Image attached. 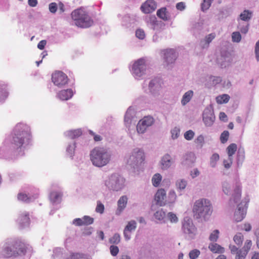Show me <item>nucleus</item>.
Segmentation results:
<instances>
[{"label":"nucleus","mask_w":259,"mask_h":259,"mask_svg":"<svg viewBox=\"0 0 259 259\" xmlns=\"http://www.w3.org/2000/svg\"><path fill=\"white\" fill-rule=\"evenodd\" d=\"M32 136L30 128L23 123L17 124L13 131V134L10 140L11 147L14 149L26 147L31 143Z\"/></svg>","instance_id":"obj_1"},{"label":"nucleus","mask_w":259,"mask_h":259,"mask_svg":"<svg viewBox=\"0 0 259 259\" xmlns=\"http://www.w3.org/2000/svg\"><path fill=\"white\" fill-rule=\"evenodd\" d=\"M31 248L18 239H10L6 242V246L3 249V254L6 257H16L25 255L27 250Z\"/></svg>","instance_id":"obj_2"},{"label":"nucleus","mask_w":259,"mask_h":259,"mask_svg":"<svg viewBox=\"0 0 259 259\" xmlns=\"http://www.w3.org/2000/svg\"><path fill=\"white\" fill-rule=\"evenodd\" d=\"M193 212L196 219L206 221L212 212L211 204L206 199H199L194 204Z\"/></svg>","instance_id":"obj_3"},{"label":"nucleus","mask_w":259,"mask_h":259,"mask_svg":"<svg viewBox=\"0 0 259 259\" xmlns=\"http://www.w3.org/2000/svg\"><path fill=\"white\" fill-rule=\"evenodd\" d=\"M90 158L93 165L102 167L107 164L111 159V154L104 147H96L91 152Z\"/></svg>","instance_id":"obj_4"},{"label":"nucleus","mask_w":259,"mask_h":259,"mask_svg":"<svg viewBox=\"0 0 259 259\" xmlns=\"http://www.w3.org/2000/svg\"><path fill=\"white\" fill-rule=\"evenodd\" d=\"M71 17L76 26L81 28H88L91 26L94 21L82 9H77L71 13Z\"/></svg>","instance_id":"obj_5"},{"label":"nucleus","mask_w":259,"mask_h":259,"mask_svg":"<svg viewBox=\"0 0 259 259\" xmlns=\"http://www.w3.org/2000/svg\"><path fill=\"white\" fill-rule=\"evenodd\" d=\"M52 81L58 88H62L68 83L69 78L67 75L61 71H55L52 74Z\"/></svg>","instance_id":"obj_6"},{"label":"nucleus","mask_w":259,"mask_h":259,"mask_svg":"<svg viewBox=\"0 0 259 259\" xmlns=\"http://www.w3.org/2000/svg\"><path fill=\"white\" fill-rule=\"evenodd\" d=\"M182 229L183 232L193 238L196 234L197 229L193 223L191 219L188 217L185 218L183 222Z\"/></svg>","instance_id":"obj_7"},{"label":"nucleus","mask_w":259,"mask_h":259,"mask_svg":"<svg viewBox=\"0 0 259 259\" xmlns=\"http://www.w3.org/2000/svg\"><path fill=\"white\" fill-rule=\"evenodd\" d=\"M145 159L144 154L142 151L136 149L130 156L127 162L130 165L138 164L142 163Z\"/></svg>","instance_id":"obj_8"},{"label":"nucleus","mask_w":259,"mask_h":259,"mask_svg":"<svg viewBox=\"0 0 259 259\" xmlns=\"http://www.w3.org/2000/svg\"><path fill=\"white\" fill-rule=\"evenodd\" d=\"M154 122V119L151 116H146L140 120L137 124V130L138 133H144L147 128L151 126Z\"/></svg>","instance_id":"obj_9"},{"label":"nucleus","mask_w":259,"mask_h":259,"mask_svg":"<svg viewBox=\"0 0 259 259\" xmlns=\"http://www.w3.org/2000/svg\"><path fill=\"white\" fill-rule=\"evenodd\" d=\"M145 70L146 65L144 59H140L133 64L132 71L136 76L140 77L144 74Z\"/></svg>","instance_id":"obj_10"},{"label":"nucleus","mask_w":259,"mask_h":259,"mask_svg":"<svg viewBox=\"0 0 259 259\" xmlns=\"http://www.w3.org/2000/svg\"><path fill=\"white\" fill-rule=\"evenodd\" d=\"M157 8L156 2L154 0H147L141 7V11L145 14H149L154 11Z\"/></svg>","instance_id":"obj_11"},{"label":"nucleus","mask_w":259,"mask_h":259,"mask_svg":"<svg viewBox=\"0 0 259 259\" xmlns=\"http://www.w3.org/2000/svg\"><path fill=\"white\" fill-rule=\"evenodd\" d=\"M166 193L164 189H159L155 194V200L157 204L164 206L166 204Z\"/></svg>","instance_id":"obj_12"},{"label":"nucleus","mask_w":259,"mask_h":259,"mask_svg":"<svg viewBox=\"0 0 259 259\" xmlns=\"http://www.w3.org/2000/svg\"><path fill=\"white\" fill-rule=\"evenodd\" d=\"M124 179L121 177L112 176L111 178L112 188L115 191L121 189L124 186Z\"/></svg>","instance_id":"obj_13"},{"label":"nucleus","mask_w":259,"mask_h":259,"mask_svg":"<svg viewBox=\"0 0 259 259\" xmlns=\"http://www.w3.org/2000/svg\"><path fill=\"white\" fill-rule=\"evenodd\" d=\"M229 248L233 254H235V259H245L247 254L246 251L242 248H238L234 245H230Z\"/></svg>","instance_id":"obj_14"},{"label":"nucleus","mask_w":259,"mask_h":259,"mask_svg":"<svg viewBox=\"0 0 259 259\" xmlns=\"http://www.w3.org/2000/svg\"><path fill=\"white\" fill-rule=\"evenodd\" d=\"M164 59L167 64L172 63L176 60L177 55L173 49H167L162 51Z\"/></svg>","instance_id":"obj_15"},{"label":"nucleus","mask_w":259,"mask_h":259,"mask_svg":"<svg viewBox=\"0 0 259 259\" xmlns=\"http://www.w3.org/2000/svg\"><path fill=\"white\" fill-rule=\"evenodd\" d=\"M137 227V223L135 221H130L123 231V234L125 240H128L131 238V235L129 232L134 231Z\"/></svg>","instance_id":"obj_16"},{"label":"nucleus","mask_w":259,"mask_h":259,"mask_svg":"<svg viewBox=\"0 0 259 259\" xmlns=\"http://www.w3.org/2000/svg\"><path fill=\"white\" fill-rule=\"evenodd\" d=\"M241 196V188L240 184L239 182L236 183L233 190V193L232 194V197L230 200H233L234 203H237L240 200Z\"/></svg>","instance_id":"obj_17"},{"label":"nucleus","mask_w":259,"mask_h":259,"mask_svg":"<svg viewBox=\"0 0 259 259\" xmlns=\"http://www.w3.org/2000/svg\"><path fill=\"white\" fill-rule=\"evenodd\" d=\"M247 203L244 207L239 206L234 214V220L236 222H241L245 217L247 209Z\"/></svg>","instance_id":"obj_18"},{"label":"nucleus","mask_w":259,"mask_h":259,"mask_svg":"<svg viewBox=\"0 0 259 259\" xmlns=\"http://www.w3.org/2000/svg\"><path fill=\"white\" fill-rule=\"evenodd\" d=\"M17 221L21 227L28 226L30 224L28 212H23L21 213L18 218Z\"/></svg>","instance_id":"obj_19"},{"label":"nucleus","mask_w":259,"mask_h":259,"mask_svg":"<svg viewBox=\"0 0 259 259\" xmlns=\"http://www.w3.org/2000/svg\"><path fill=\"white\" fill-rule=\"evenodd\" d=\"M195 159V154L193 153L190 152L183 156L182 163L184 165H191L194 163Z\"/></svg>","instance_id":"obj_20"},{"label":"nucleus","mask_w":259,"mask_h":259,"mask_svg":"<svg viewBox=\"0 0 259 259\" xmlns=\"http://www.w3.org/2000/svg\"><path fill=\"white\" fill-rule=\"evenodd\" d=\"M73 91L71 89H67L60 91L57 95L58 97L62 100H67L73 96Z\"/></svg>","instance_id":"obj_21"},{"label":"nucleus","mask_w":259,"mask_h":259,"mask_svg":"<svg viewBox=\"0 0 259 259\" xmlns=\"http://www.w3.org/2000/svg\"><path fill=\"white\" fill-rule=\"evenodd\" d=\"M127 202V198L126 196H121L117 202V211L120 213L125 208Z\"/></svg>","instance_id":"obj_22"},{"label":"nucleus","mask_w":259,"mask_h":259,"mask_svg":"<svg viewBox=\"0 0 259 259\" xmlns=\"http://www.w3.org/2000/svg\"><path fill=\"white\" fill-rule=\"evenodd\" d=\"M214 116L211 113L203 114V120L206 126L212 125L214 121Z\"/></svg>","instance_id":"obj_23"},{"label":"nucleus","mask_w":259,"mask_h":259,"mask_svg":"<svg viewBox=\"0 0 259 259\" xmlns=\"http://www.w3.org/2000/svg\"><path fill=\"white\" fill-rule=\"evenodd\" d=\"M66 259H89L86 254L79 252H71Z\"/></svg>","instance_id":"obj_24"},{"label":"nucleus","mask_w":259,"mask_h":259,"mask_svg":"<svg viewBox=\"0 0 259 259\" xmlns=\"http://www.w3.org/2000/svg\"><path fill=\"white\" fill-rule=\"evenodd\" d=\"M157 15L160 19L166 21L169 18L168 12L166 8H162L157 11Z\"/></svg>","instance_id":"obj_25"},{"label":"nucleus","mask_w":259,"mask_h":259,"mask_svg":"<svg viewBox=\"0 0 259 259\" xmlns=\"http://www.w3.org/2000/svg\"><path fill=\"white\" fill-rule=\"evenodd\" d=\"M161 165L162 169H167L171 165L170 156L168 154L164 155L161 159Z\"/></svg>","instance_id":"obj_26"},{"label":"nucleus","mask_w":259,"mask_h":259,"mask_svg":"<svg viewBox=\"0 0 259 259\" xmlns=\"http://www.w3.org/2000/svg\"><path fill=\"white\" fill-rule=\"evenodd\" d=\"M208 248L214 253H222L224 251V248L217 243L210 244Z\"/></svg>","instance_id":"obj_27"},{"label":"nucleus","mask_w":259,"mask_h":259,"mask_svg":"<svg viewBox=\"0 0 259 259\" xmlns=\"http://www.w3.org/2000/svg\"><path fill=\"white\" fill-rule=\"evenodd\" d=\"M215 37V33H211L207 35L205 39L201 41L202 48H204L205 47H207L209 43Z\"/></svg>","instance_id":"obj_28"},{"label":"nucleus","mask_w":259,"mask_h":259,"mask_svg":"<svg viewBox=\"0 0 259 259\" xmlns=\"http://www.w3.org/2000/svg\"><path fill=\"white\" fill-rule=\"evenodd\" d=\"M237 146L235 143L231 144L227 148V154L228 157L233 158V155L237 151Z\"/></svg>","instance_id":"obj_29"},{"label":"nucleus","mask_w":259,"mask_h":259,"mask_svg":"<svg viewBox=\"0 0 259 259\" xmlns=\"http://www.w3.org/2000/svg\"><path fill=\"white\" fill-rule=\"evenodd\" d=\"M193 95V92L192 91H189L186 92L183 96L181 101L183 105H185L188 103L192 98Z\"/></svg>","instance_id":"obj_30"},{"label":"nucleus","mask_w":259,"mask_h":259,"mask_svg":"<svg viewBox=\"0 0 259 259\" xmlns=\"http://www.w3.org/2000/svg\"><path fill=\"white\" fill-rule=\"evenodd\" d=\"M162 180V176L161 175L157 173L155 174L152 178V185L155 187H157L159 186Z\"/></svg>","instance_id":"obj_31"},{"label":"nucleus","mask_w":259,"mask_h":259,"mask_svg":"<svg viewBox=\"0 0 259 259\" xmlns=\"http://www.w3.org/2000/svg\"><path fill=\"white\" fill-rule=\"evenodd\" d=\"M81 134V131L79 129L69 131L67 133L68 136L71 139L78 138L80 136Z\"/></svg>","instance_id":"obj_32"},{"label":"nucleus","mask_w":259,"mask_h":259,"mask_svg":"<svg viewBox=\"0 0 259 259\" xmlns=\"http://www.w3.org/2000/svg\"><path fill=\"white\" fill-rule=\"evenodd\" d=\"M244 236L241 233H237L233 237L234 242L238 246H241L242 244Z\"/></svg>","instance_id":"obj_33"},{"label":"nucleus","mask_w":259,"mask_h":259,"mask_svg":"<svg viewBox=\"0 0 259 259\" xmlns=\"http://www.w3.org/2000/svg\"><path fill=\"white\" fill-rule=\"evenodd\" d=\"M252 17V12L249 10H244L240 15V19L243 21H247L249 20Z\"/></svg>","instance_id":"obj_34"},{"label":"nucleus","mask_w":259,"mask_h":259,"mask_svg":"<svg viewBox=\"0 0 259 259\" xmlns=\"http://www.w3.org/2000/svg\"><path fill=\"white\" fill-rule=\"evenodd\" d=\"M230 96L227 94H223L216 98V101L218 104H223L228 102Z\"/></svg>","instance_id":"obj_35"},{"label":"nucleus","mask_w":259,"mask_h":259,"mask_svg":"<svg viewBox=\"0 0 259 259\" xmlns=\"http://www.w3.org/2000/svg\"><path fill=\"white\" fill-rule=\"evenodd\" d=\"M177 199V195L174 190H171L168 193L166 197V203H172L175 202Z\"/></svg>","instance_id":"obj_36"},{"label":"nucleus","mask_w":259,"mask_h":259,"mask_svg":"<svg viewBox=\"0 0 259 259\" xmlns=\"http://www.w3.org/2000/svg\"><path fill=\"white\" fill-rule=\"evenodd\" d=\"M109 241L110 243L112 244H118L120 242V235L118 233H115L114 235L111 237Z\"/></svg>","instance_id":"obj_37"},{"label":"nucleus","mask_w":259,"mask_h":259,"mask_svg":"<svg viewBox=\"0 0 259 259\" xmlns=\"http://www.w3.org/2000/svg\"><path fill=\"white\" fill-rule=\"evenodd\" d=\"M6 86L4 84L0 85V99H5L8 96Z\"/></svg>","instance_id":"obj_38"},{"label":"nucleus","mask_w":259,"mask_h":259,"mask_svg":"<svg viewBox=\"0 0 259 259\" xmlns=\"http://www.w3.org/2000/svg\"><path fill=\"white\" fill-rule=\"evenodd\" d=\"M165 216V213L162 209L157 210L154 213L155 218L158 220H163Z\"/></svg>","instance_id":"obj_39"},{"label":"nucleus","mask_w":259,"mask_h":259,"mask_svg":"<svg viewBox=\"0 0 259 259\" xmlns=\"http://www.w3.org/2000/svg\"><path fill=\"white\" fill-rule=\"evenodd\" d=\"M229 137V133L227 131H224L221 135L220 140L221 142L224 144L227 142Z\"/></svg>","instance_id":"obj_40"},{"label":"nucleus","mask_w":259,"mask_h":259,"mask_svg":"<svg viewBox=\"0 0 259 259\" xmlns=\"http://www.w3.org/2000/svg\"><path fill=\"white\" fill-rule=\"evenodd\" d=\"M220 156L217 153L213 154L210 160V164L212 167H214L216 165L217 162L219 160Z\"/></svg>","instance_id":"obj_41"},{"label":"nucleus","mask_w":259,"mask_h":259,"mask_svg":"<svg viewBox=\"0 0 259 259\" xmlns=\"http://www.w3.org/2000/svg\"><path fill=\"white\" fill-rule=\"evenodd\" d=\"M252 245V243L251 240L247 239L245 240L244 245L242 248L245 251H246L248 253L249 251L250 250Z\"/></svg>","instance_id":"obj_42"},{"label":"nucleus","mask_w":259,"mask_h":259,"mask_svg":"<svg viewBox=\"0 0 259 259\" xmlns=\"http://www.w3.org/2000/svg\"><path fill=\"white\" fill-rule=\"evenodd\" d=\"M200 254V251L198 249H195L189 252V255L190 259H196Z\"/></svg>","instance_id":"obj_43"},{"label":"nucleus","mask_w":259,"mask_h":259,"mask_svg":"<svg viewBox=\"0 0 259 259\" xmlns=\"http://www.w3.org/2000/svg\"><path fill=\"white\" fill-rule=\"evenodd\" d=\"M62 196V194L57 192H52L50 194V198L54 202H56Z\"/></svg>","instance_id":"obj_44"},{"label":"nucleus","mask_w":259,"mask_h":259,"mask_svg":"<svg viewBox=\"0 0 259 259\" xmlns=\"http://www.w3.org/2000/svg\"><path fill=\"white\" fill-rule=\"evenodd\" d=\"M18 199L20 201H24V202H29L30 200V198L28 196L23 193H20L18 194L17 196Z\"/></svg>","instance_id":"obj_45"},{"label":"nucleus","mask_w":259,"mask_h":259,"mask_svg":"<svg viewBox=\"0 0 259 259\" xmlns=\"http://www.w3.org/2000/svg\"><path fill=\"white\" fill-rule=\"evenodd\" d=\"M219 231L218 230L213 231L209 236V240L211 241L215 242L218 239Z\"/></svg>","instance_id":"obj_46"},{"label":"nucleus","mask_w":259,"mask_h":259,"mask_svg":"<svg viewBox=\"0 0 259 259\" xmlns=\"http://www.w3.org/2000/svg\"><path fill=\"white\" fill-rule=\"evenodd\" d=\"M232 41L233 42H239L241 39V36L239 32H234L232 34Z\"/></svg>","instance_id":"obj_47"},{"label":"nucleus","mask_w":259,"mask_h":259,"mask_svg":"<svg viewBox=\"0 0 259 259\" xmlns=\"http://www.w3.org/2000/svg\"><path fill=\"white\" fill-rule=\"evenodd\" d=\"M187 184V181L184 180L178 181L176 183L177 188L180 190L184 189L186 188Z\"/></svg>","instance_id":"obj_48"},{"label":"nucleus","mask_w":259,"mask_h":259,"mask_svg":"<svg viewBox=\"0 0 259 259\" xmlns=\"http://www.w3.org/2000/svg\"><path fill=\"white\" fill-rule=\"evenodd\" d=\"M109 249L111 254L113 256H116L119 251L118 246L113 245L110 246Z\"/></svg>","instance_id":"obj_49"},{"label":"nucleus","mask_w":259,"mask_h":259,"mask_svg":"<svg viewBox=\"0 0 259 259\" xmlns=\"http://www.w3.org/2000/svg\"><path fill=\"white\" fill-rule=\"evenodd\" d=\"M82 220L84 226L92 224L94 222V219L88 215L84 216Z\"/></svg>","instance_id":"obj_50"},{"label":"nucleus","mask_w":259,"mask_h":259,"mask_svg":"<svg viewBox=\"0 0 259 259\" xmlns=\"http://www.w3.org/2000/svg\"><path fill=\"white\" fill-rule=\"evenodd\" d=\"M104 205L100 201H98L96 208V211L98 213L102 214L104 211Z\"/></svg>","instance_id":"obj_51"},{"label":"nucleus","mask_w":259,"mask_h":259,"mask_svg":"<svg viewBox=\"0 0 259 259\" xmlns=\"http://www.w3.org/2000/svg\"><path fill=\"white\" fill-rule=\"evenodd\" d=\"M75 144L74 143L70 144L67 148V152L70 157H72L74 153Z\"/></svg>","instance_id":"obj_52"},{"label":"nucleus","mask_w":259,"mask_h":259,"mask_svg":"<svg viewBox=\"0 0 259 259\" xmlns=\"http://www.w3.org/2000/svg\"><path fill=\"white\" fill-rule=\"evenodd\" d=\"M194 132L192 130H189L184 134V138L187 140H192L194 136Z\"/></svg>","instance_id":"obj_53"},{"label":"nucleus","mask_w":259,"mask_h":259,"mask_svg":"<svg viewBox=\"0 0 259 259\" xmlns=\"http://www.w3.org/2000/svg\"><path fill=\"white\" fill-rule=\"evenodd\" d=\"M167 217L171 223H176L178 222V217L175 213L172 212H169L167 214Z\"/></svg>","instance_id":"obj_54"},{"label":"nucleus","mask_w":259,"mask_h":259,"mask_svg":"<svg viewBox=\"0 0 259 259\" xmlns=\"http://www.w3.org/2000/svg\"><path fill=\"white\" fill-rule=\"evenodd\" d=\"M195 142L198 146L202 147L204 142L203 136L202 135L198 136L197 139L195 140Z\"/></svg>","instance_id":"obj_55"},{"label":"nucleus","mask_w":259,"mask_h":259,"mask_svg":"<svg viewBox=\"0 0 259 259\" xmlns=\"http://www.w3.org/2000/svg\"><path fill=\"white\" fill-rule=\"evenodd\" d=\"M223 190L224 193L228 195L230 193V186L227 182H224L223 185Z\"/></svg>","instance_id":"obj_56"},{"label":"nucleus","mask_w":259,"mask_h":259,"mask_svg":"<svg viewBox=\"0 0 259 259\" xmlns=\"http://www.w3.org/2000/svg\"><path fill=\"white\" fill-rule=\"evenodd\" d=\"M223 163L225 168H230L233 163V158H230L228 157V159L224 160Z\"/></svg>","instance_id":"obj_57"},{"label":"nucleus","mask_w":259,"mask_h":259,"mask_svg":"<svg viewBox=\"0 0 259 259\" xmlns=\"http://www.w3.org/2000/svg\"><path fill=\"white\" fill-rule=\"evenodd\" d=\"M136 36L141 39H143L145 37L144 31L142 29H138L136 32Z\"/></svg>","instance_id":"obj_58"},{"label":"nucleus","mask_w":259,"mask_h":259,"mask_svg":"<svg viewBox=\"0 0 259 259\" xmlns=\"http://www.w3.org/2000/svg\"><path fill=\"white\" fill-rule=\"evenodd\" d=\"M171 137H172V138L173 139H176L179 136L180 131L178 128H174L173 130H171Z\"/></svg>","instance_id":"obj_59"},{"label":"nucleus","mask_w":259,"mask_h":259,"mask_svg":"<svg viewBox=\"0 0 259 259\" xmlns=\"http://www.w3.org/2000/svg\"><path fill=\"white\" fill-rule=\"evenodd\" d=\"M244 157H245V156H244V152H242V153L238 152V155H237V163L238 164L240 163L241 164L242 163L243 161L244 160Z\"/></svg>","instance_id":"obj_60"},{"label":"nucleus","mask_w":259,"mask_h":259,"mask_svg":"<svg viewBox=\"0 0 259 259\" xmlns=\"http://www.w3.org/2000/svg\"><path fill=\"white\" fill-rule=\"evenodd\" d=\"M210 3L206 2L203 0V2L201 5V9L203 11L207 10L211 5Z\"/></svg>","instance_id":"obj_61"},{"label":"nucleus","mask_w":259,"mask_h":259,"mask_svg":"<svg viewBox=\"0 0 259 259\" xmlns=\"http://www.w3.org/2000/svg\"><path fill=\"white\" fill-rule=\"evenodd\" d=\"M57 10V4L55 3H52L49 5V10L51 12L55 13Z\"/></svg>","instance_id":"obj_62"},{"label":"nucleus","mask_w":259,"mask_h":259,"mask_svg":"<svg viewBox=\"0 0 259 259\" xmlns=\"http://www.w3.org/2000/svg\"><path fill=\"white\" fill-rule=\"evenodd\" d=\"M73 224L78 226H84V223H83L82 218H77L74 219L73 221Z\"/></svg>","instance_id":"obj_63"},{"label":"nucleus","mask_w":259,"mask_h":259,"mask_svg":"<svg viewBox=\"0 0 259 259\" xmlns=\"http://www.w3.org/2000/svg\"><path fill=\"white\" fill-rule=\"evenodd\" d=\"M255 54L257 61H259V40H258L255 46Z\"/></svg>","instance_id":"obj_64"}]
</instances>
